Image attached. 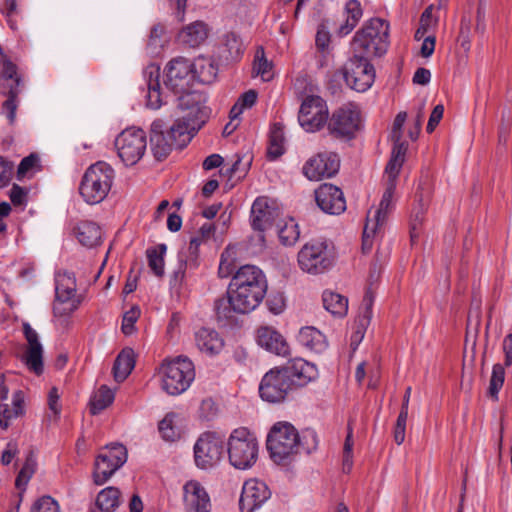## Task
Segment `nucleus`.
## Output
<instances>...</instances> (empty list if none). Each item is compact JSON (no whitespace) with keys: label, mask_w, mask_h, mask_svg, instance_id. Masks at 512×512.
I'll return each mask as SVG.
<instances>
[{"label":"nucleus","mask_w":512,"mask_h":512,"mask_svg":"<svg viewBox=\"0 0 512 512\" xmlns=\"http://www.w3.org/2000/svg\"><path fill=\"white\" fill-rule=\"evenodd\" d=\"M267 449L275 463H282L299 453V434L288 422H278L267 437Z\"/></svg>","instance_id":"6"},{"label":"nucleus","mask_w":512,"mask_h":512,"mask_svg":"<svg viewBox=\"0 0 512 512\" xmlns=\"http://www.w3.org/2000/svg\"><path fill=\"white\" fill-rule=\"evenodd\" d=\"M114 400V392L106 385H102L90 400V412L93 415L99 414L107 408Z\"/></svg>","instance_id":"40"},{"label":"nucleus","mask_w":512,"mask_h":512,"mask_svg":"<svg viewBox=\"0 0 512 512\" xmlns=\"http://www.w3.org/2000/svg\"><path fill=\"white\" fill-rule=\"evenodd\" d=\"M234 293L228 288L227 296L219 298L215 301V312L219 319H229L233 313L246 314L249 313L247 309H238L234 301Z\"/></svg>","instance_id":"37"},{"label":"nucleus","mask_w":512,"mask_h":512,"mask_svg":"<svg viewBox=\"0 0 512 512\" xmlns=\"http://www.w3.org/2000/svg\"><path fill=\"white\" fill-rule=\"evenodd\" d=\"M178 128L173 124L169 129H165L163 120L156 119L151 124L150 129V146L154 157L157 160L165 159L173 148L182 149L186 145H182L178 136Z\"/></svg>","instance_id":"14"},{"label":"nucleus","mask_w":512,"mask_h":512,"mask_svg":"<svg viewBox=\"0 0 512 512\" xmlns=\"http://www.w3.org/2000/svg\"><path fill=\"white\" fill-rule=\"evenodd\" d=\"M206 24L201 21L193 22L183 28L178 34L180 43L189 47H197L207 38Z\"/></svg>","instance_id":"32"},{"label":"nucleus","mask_w":512,"mask_h":512,"mask_svg":"<svg viewBox=\"0 0 512 512\" xmlns=\"http://www.w3.org/2000/svg\"><path fill=\"white\" fill-rule=\"evenodd\" d=\"M298 121L307 132L321 129L328 121V108L320 96H307L300 107Z\"/></svg>","instance_id":"18"},{"label":"nucleus","mask_w":512,"mask_h":512,"mask_svg":"<svg viewBox=\"0 0 512 512\" xmlns=\"http://www.w3.org/2000/svg\"><path fill=\"white\" fill-rule=\"evenodd\" d=\"M76 278L74 273L59 271L55 276V301L53 312L55 316H67L78 309L81 296L77 295Z\"/></svg>","instance_id":"9"},{"label":"nucleus","mask_w":512,"mask_h":512,"mask_svg":"<svg viewBox=\"0 0 512 512\" xmlns=\"http://www.w3.org/2000/svg\"><path fill=\"white\" fill-rule=\"evenodd\" d=\"M266 305L270 312H272L275 315L280 314L285 307V300L282 294H271L269 295Z\"/></svg>","instance_id":"59"},{"label":"nucleus","mask_w":512,"mask_h":512,"mask_svg":"<svg viewBox=\"0 0 512 512\" xmlns=\"http://www.w3.org/2000/svg\"><path fill=\"white\" fill-rule=\"evenodd\" d=\"M178 108L182 115L174 124L178 128L181 144L187 145L206 123L209 109L203 103L202 95L194 91L178 97Z\"/></svg>","instance_id":"2"},{"label":"nucleus","mask_w":512,"mask_h":512,"mask_svg":"<svg viewBox=\"0 0 512 512\" xmlns=\"http://www.w3.org/2000/svg\"><path fill=\"white\" fill-rule=\"evenodd\" d=\"M225 47L228 52L226 60L229 61H235L239 59L244 50L242 41L235 33H228L225 36Z\"/></svg>","instance_id":"47"},{"label":"nucleus","mask_w":512,"mask_h":512,"mask_svg":"<svg viewBox=\"0 0 512 512\" xmlns=\"http://www.w3.org/2000/svg\"><path fill=\"white\" fill-rule=\"evenodd\" d=\"M135 366L134 351L131 348L123 349L117 356L113 365V374L117 382L124 381Z\"/></svg>","instance_id":"33"},{"label":"nucleus","mask_w":512,"mask_h":512,"mask_svg":"<svg viewBox=\"0 0 512 512\" xmlns=\"http://www.w3.org/2000/svg\"><path fill=\"white\" fill-rule=\"evenodd\" d=\"M165 86L174 94L192 93L191 88L196 80L193 63L182 56L171 59L165 67Z\"/></svg>","instance_id":"11"},{"label":"nucleus","mask_w":512,"mask_h":512,"mask_svg":"<svg viewBox=\"0 0 512 512\" xmlns=\"http://www.w3.org/2000/svg\"><path fill=\"white\" fill-rule=\"evenodd\" d=\"M165 43L166 39L164 26L160 24L154 25L150 31V35L147 42L148 53L152 56L160 54Z\"/></svg>","instance_id":"44"},{"label":"nucleus","mask_w":512,"mask_h":512,"mask_svg":"<svg viewBox=\"0 0 512 512\" xmlns=\"http://www.w3.org/2000/svg\"><path fill=\"white\" fill-rule=\"evenodd\" d=\"M407 113L399 112L393 122V127L391 131V139L392 141H398L402 139V128L406 121Z\"/></svg>","instance_id":"62"},{"label":"nucleus","mask_w":512,"mask_h":512,"mask_svg":"<svg viewBox=\"0 0 512 512\" xmlns=\"http://www.w3.org/2000/svg\"><path fill=\"white\" fill-rule=\"evenodd\" d=\"M345 16L346 19L343 24H341L338 28L339 36L348 35L358 24L360 18L362 17V9L359 1L357 0H349L345 6Z\"/></svg>","instance_id":"34"},{"label":"nucleus","mask_w":512,"mask_h":512,"mask_svg":"<svg viewBox=\"0 0 512 512\" xmlns=\"http://www.w3.org/2000/svg\"><path fill=\"white\" fill-rule=\"evenodd\" d=\"M233 252L227 247L221 254L218 275L220 278H227L232 275L235 265L232 257Z\"/></svg>","instance_id":"51"},{"label":"nucleus","mask_w":512,"mask_h":512,"mask_svg":"<svg viewBox=\"0 0 512 512\" xmlns=\"http://www.w3.org/2000/svg\"><path fill=\"white\" fill-rule=\"evenodd\" d=\"M254 70L256 71V73L258 75L261 76V78L264 81H269L272 78V76H273L272 65L263 56L258 59L257 63H255Z\"/></svg>","instance_id":"60"},{"label":"nucleus","mask_w":512,"mask_h":512,"mask_svg":"<svg viewBox=\"0 0 512 512\" xmlns=\"http://www.w3.org/2000/svg\"><path fill=\"white\" fill-rule=\"evenodd\" d=\"M139 316L140 310L137 306L132 307L129 311L124 313L121 327L124 334L130 335L134 331V324Z\"/></svg>","instance_id":"55"},{"label":"nucleus","mask_w":512,"mask_h":512,"mask_svg":"<svg viewBox=\"0 0 512 512\" xmlns=\"http://www.w3.org/2000/svg\"><path fill=\"white\" fill-rule=\"evenodd\" d=\"M408 415H404V413H399L395 428H394V440L400 445L405 440V430H406V422Z\"/></svg>","instance_id":"61"},{"label":"nucleus","mask_w":512,"mask_h":512,"mask_svg":"<svg viewBox=\"0 0 512 512\" xmlns=\"http://www.w3.org/2000/svg\"><path fill=\"white\" fill-rule=\"evenodd\" d=\"M329 43H330V33L327 30V28L323 24H321V25H319L317 33H316V39H315L316 47L320 51H325L328 48Z\"/></svg>","instance_id":"63"},{"label":"nucleus","mask_w":512,"mask_h":512,"mask_svg":"<svg viewBox=\"0 0 512 512\" xmlns=\"http://www.w3.org/2000/svg\"><path fill=\"white\" fill-rule=\"evenodd\" d=\"M279 212L270 207L266 198H257L251 207V225L254 230L265 231L276 224Z\"/></svg>","instance_id":"24"},{"label":"nucleus","mask_w":512,"mask_h":512,"mask_svg":"<svg viewBox=\"0 0 512 512\" xmlns=\"http://www.w3.org/2000/svg\"><path fill=\"white\" fill-rule=\"evenodd\" d=\"M23 361L26 366L35 374L40 375L43 372V347L28 346V349L23 356Z\"/></svg>","instance_id":"42"},{"label":"nucleus","mask_w":512,"mask_h":512,"mask_svg":"<svg viewBox=\"0 0 512 512\" xmlns=\"http://www.w3.org/2000/svg\"><path fill=\"white\" fill-rule=\"evenodd\" d=\"M359 128L360 113L352 104L334 111L328 121L329 133L336 138L352 139Z\"/></svg>","instance_id":"17"},{"label":"nucleus","mask_w":512,"mask_h":512,"mask_svg":"<svg viewBox=\"0 0 512 512\" xmlns=\"http://www.w3.org/2000/svg\"><path fill=\"white\" fill-rule=\"evenodd\" d=\"M271 496L268 486L257 479L247 480L239 500L241 512H254L259 509Z\"/></svg>","instance_id":"20"},{"label":"nucleus","mask_w":512,"mask_h":512,"mask_svg":"<svg viewBox=\"0 0 512 512\" xmlns=\"http://www.w3.org/2000/svg\"><path fill=\"white\" fill-rule=\"evenodd\" d=\"M471 18L463 16L460 24V32L458 36V42L465 52H468L471 48Z\"/></svg>","instance_id":"53"},{"label":"nucleus","mask_w":512,"mask_h":512,"mask_svg":"<svg viewBox=\"0 0 512 512\" xmlns=\"http://www.w3.org/2000/svg\"><path fill=\"white\" fill-rule=\"evenodd\" d=\"M504 379H505L504 367L499 363L495 364L492 369V375H491L489 390H488L489 395L492 398H494V399L498 398V393L503 386Z\"/></svg>","instance_id":"48"},{"label":"nucleus","mask_w":512,"mask_h":512,"mask_svg":"<svg viewBox=\"0 0 512 512\" xmlns=\"http://www.w3.org/2000/svg\"><path fill=\"white\" fill-rule=\"evenodd\" d=\"M127 461V450L120 443H112L101 450L94 463L93 478L102 485Z\"/></svg>","instance_id":"12"},{"label":"nucleus","mask_w":512,"mask_h":512,"mask_svg":"<svg viewBox=\"0 0 512 512\" xmlns=\"http://www.w3.org/2000/svg\"><path fill=\"white\" fill-rule=\"evenodd\" d=\"M75 235L78 241L88 248L98 245L102 239L101 228L92 221H81L75 228Z\"/></svg>","instance_id":"30"},{"label":"nucleus","mask_w":512,"mask_h":512,"mask_svg":"<svg viewBox=\"0 0 512 512\" xmlns=\"http://www.w3.org/2000/svg\"><path fill=\"white\" fill-rule=\"evenodd\" d=\"M36 460L32 452L26 458L25 464L21 468L17 479L16 486L20 488L21 484H26L35 472Z\"/></svg>","instance_id":"52"},{"label":"nucleus","mask_w":512,"mask_h":512,"mask_svg":"<svg viewBox=\"0 0 512 512\" xmlns=\"http://www.w3.org/2000/svg\"><path fill=\"white\" fill-rule=\"evenodd\" d=\"M291 383L281 367L271 369L260 382V397L269 403H280L286 399L290 392L294 391Z\"/></svg>","instance_id":"16"},{"label":"nucleus","mask_w":512,"mask_h":512,"mask_svg":"<svg viewBox=\"0 0 512 512\" xmlns=\"http://www.w3.org/2000/svg\"><path fill=\"white\" fill-rule=\"evenodd\" d=\"M277 226L279 228V239L283 245L292 246L297 242L300 236V231L297 223L293 219L285 222L283 226L277 223Z\"/></svg>","instance_id":"45"},{"label":"nucleus","mask_w":512,"mask_h":512,"mask_svg":"<svg viewBox=\"0 0 512 512\" xmlns=\"http://www.w3.org/2000/svg\"><path fill=\"white\" fill-rule=\"evenodd\" d=\"M114 179V170L106 162L99 161L85 172L79 191L84 201L90 205L102 202L108 195Z\"/></svg>","instance_id":"3"},{"label":"nucleus","mask_w":512,"mask_h":512,"mask_svg":"<svg viewBox=\"0 0 512 512\" xmlns=\"http://www.w3.org/2000/svg\"><path fill=\"white\" fill-rule=\"evenodd\" d=\"M396 180L388 178L387 186L383 193L382 199L379 204V208L375 211L372 219L371 232L376 233L377 229L384 224L388 213L393 207V195L396 189Z\"/></svg>","instance_id":"27"},{"label":"nucleus","mask_w":512,"mask_h":512,"mask_svg":"<svg viewBox=\"0 0 512 512\" xmlns=\"http://www.w3.org/2000/svg\"><path fill=\"white\" fill-rule=\"evenodd\" d=\"M433 6H428L424 12L422 13L420 17L419 27L415 32V39L421 40L424 38L425 34L427 33L428 29L430 28L432 21H433Z\"/></svg>","instance_id":"54"},{"label":"nucleus","mask_w":512,"mask_h":512,"mask_svg":"<svg viewBox=\"0 0 512 512\" xmlns=\"http://www.w3.org/2000/svg\"><path fill=\"white\" fill-rule=\"evenodd\" d=\"M324 308L335 316H344L348 310V300L344 296L331 291L323 293Z\"/></svg>","instance_id":"38"},{"label":"nucleus","mask_w":512,"mask_h":512,"mask_svg":"<svg viewBox=\"0 0 512 512\" xmlns=\"http://www.w3.org/2000/svg\"><path fill=\"white\" fill-rule=\"evenodd\" d=\"M14 165L0 156V188L7 186L12 178Z\"/></svg>","instance_id":"58"},{"label":"nucleus","mask_w":512,"mask_h":512,"mask_svg":"<svg viewBox=\"0 0 512 512\" xmlns=\"http://www.w3.org/2000/svg\"><path fill=\"white\" fill-rule=\"evenodd\" d=\"M199 266V247L196 240H190L189 245L179 253V267L173 273L175 282L181 281L186 269L194 270Z\"/></svg>","instance_id":"28"},{"label":"nucleus","mask_w":512,"mask_h":512,"mask_svg":"<svg viewBox=\"0 0 512 512\" xmlns=\"http://www.w3.org/2000/svg\"><path fill=\"white\" fill-rule=\"evenodd\" d=\"M512 126V115L510 111L504 110L501 115V122L498 128V138L500 143L507 141L510 128Z\"/></svg>","instance_id":"57"},{"label":"nucleus","mask_w":512,"mask_h":512,"mask_svg":"<svg viewBox=\"0 0 512 512\" xmlns=\"http://www.w3.org/2000/svg\"><path fill=\"white\" fill-rule=\"evenodd\" d=\"M196 79L203 83H209L216 78L218 68L211 59L199 58L193 63Z\"/></svg>","instance_id":"41"},{"label":"nucleus","mask_w":512,"mask_h":512,"mask_svg":"<svg viewBox=\"0 0 512 512\" xmlns=\"http://www.w3.org/2000/svg\"><path fill=\"white\" fill-rule=\"evenodd\" d=\"M183 494L186 512H210L209 495L198 481H188L183 487Z\"/></svg>","instance_id":"23"},{"label":"nucleus","mask_w":512,"mask_h":512,"mask_svg":"<svg viewBox=\"0 0 512 512\" xmlns=\"http://www.w3.org/2000/svg\"><path fill=\"white\" fill-rule=\"evenodd\" d=\"M340 168L339 156L334 152H321L309 158L302 168L306 178L319 181L333 177Z\"/></svg>","instance_id":"19"},{"label":"nucleus","mask_w":512,"mask_h":512,"mask_svg":"<svg viewBox=\"0 0 512 512\" xmlns=\"http://www.w3.org/2000/svg\"><path fill=\"white\" fill-rule=\"evenodd\" d=\"M165 252V244H160L156 248H151L147 250L148 265L157 277H162L164 275Z\"/></svg>","instance_id":"43"},{"label":"nucleus","mask_w":512,"mask_h":512,"mask_svg":"<svg viewBox=\"0 0 512 512\" xmlns=\"http://www.w3.org/2000/svg\"><path fill=\"white\" fill-rule=\"evenodd\" d=\"M417 197H418V204L413 209V213H412V217H413V220L411 223V239L412 240H414V238L417 236L416 230H417L418 226L421 225V223L424 219V214H425V211H426V208L428 205L427 200L424 199V195L422 193H420V194L417 193Z\"/></svg>","instance_id":"49"},{"label":"nucleus","mask_w":512,"mask_h":512,"mask_svg":"<svg viewBox=\"0 0 512 512\" xmlns=\"http://www.w3.org/2000/svg\"><path fill=\"white\" fill-rule=\"evenodd\" d=\"M32 512H60V509L52 497L43 496L34 504Z\"/></svg>","instance_id":"56"},{"label":"nucleus","mask_w":512,"mask_h":512,"mask_svg":"<svg viewBox=\"0 0 512 512\" xmlns=\"http://www.w3.org/2000/svg\"><path fill=\"white\" fill-rule=\"evenodd\" d=\"M318 207L327 214L338 215L345 211L346 201L343 192L332 184H322L315 190Z\"/></svg>","instance_id":"21"},{"label":"nucleus","mask_w":512,"mask_h":512,"mask_svg":"<svg viewBox=\"0 0 512 512\" xmlns=\"http://www.w3.org/2000/svg\"><path fill=\"white\" fill-rule=\"evenodd\" d=\"M196 345L201 352L209 355L218 354L222 347L223 341L215 330L201 328L196 333Z\"/></svg>","instance_id":"31"},{"label":"nucleus","mask_w":512,"mask_h":512,"mask_svg":"<svg viewBox=\"0 0 512 512\" xmlns=\"http://www.w3.org/2000/svg\"><path fill=\"white\" fill-rule=\"evenodd\" d=\"M224 453V439L214 432L203 433L194 445L196 466L209 469L219 463Z\"/></svg>","instance_id":"15"},{"label":"nucleus","mask_w":512,"mask_h":512,"mask_svg":"<svg viewBox=\"0 0 512 512\" xmlns=\"http://www.w3.org/2000/svg\"><path fill=\"white\" fill-rule=\"evenodd\" d=\"M393 142L394 145L391 152V158L386 166L385 172L388 178L397 179L405 160L407 145L401 139Z\"/></svg>","instance_id":"35"},{"label":"nucleus","mask_w":512,"mask_h":512,"mask_svg":"<svg viewBox=\"0 0 512 512\" xmlns=\"http://www.w3.org/2000/svg\"><path fill=\"white\" fill-rule=\"evenodd\" d=\"M258 448L256 437L247 428L235 429L227 443L230 464L241 470L251 468L256 463Z\"/></svg>","instance_id":"5"},{"label":"nucleus","mask_w":512,"mask_h":512,"mask_svg":"<svg viewBox=\"0 0 512 512\" xmlns=\"http://www.w3.org/2000/svg\"><path fill=\"white\" fill-rule=\"evenodd\" d=\"M318 446V437L314 430L307 429L299 436V452L302 450L307 454L315 451Z\"/></svg>","instance_id":"50"},{"label":"nucleus","mask_w":512,"mask_h":512,"mask_svg":"<svg viewBox=\"0 0 512 512\" xmlns=\"http://www.w3.org/2000/svg\"><path fill=\"white\" fill-rule=\"evenodd\" d=\"M146 146V134L139 128H127L115 139L118 156L126 166L135 165L143 157Z\"/></svg>","instance_id":"13"},{"label":"nucleus","mask_w":512,"mask_h":512,"mask_svg":"<svg viewBox=\"0 0 512 512\" xmlns=\"http://www.w3.org/2000/svg\"><path fill=\"white\" fill-rule=\"evenodd\" d=\"M121 493L118 488L109 486L102 489L95 500L91 512H115L121 503Z\"/></svg>","instance_id":"29"},{"label":"nucleus","mask_w":512,"mask_h":512,"mask_svg":"<svg viewBox=\"0 0 512 512\" xmlns=\"http://www.w3.org/2000/svg\"><path fill=\"white\" fill-rule=\"evenodd\" d=\"M284 131L280 123H275L270 131L269 146L267 155L270 159L274 160L284 153Z\"/></svg>","instance_id":"39"},{"label":"nucleus","mask_w":512,"mask_h":512,"mask_svg":"<svg viewBox=\"0 0 512 512\" xmlns=\"http://www.w3.org/2000/svg\"><path fill=\"white\" fill-rule=\"evenodd\" d=\"M176 418L177 415L171 412L159 422V432L166 441H175L179 437V431L175 426Z\"/></svg>","instance_id":"46"},{"label":"nucleus","mask_w":512,"mask_h":512,"mask_svg":"<svg viewBox=\"0 0 512 512\" xmlns=\"http://www.w3.org/2000/svg\"><path fill=\"white\" fill-rule=\"evenodd\" d=\"M228 288L234 293L237 308L251 312L263 301L268 285L261 269L254 265H244L233 274Z\"/></svg>","instance_id":"1"},{"label":"nucleus","mask_w":512,"mask_h":512,"mask_svg":"<svg viewBox=\"0 0 512 512\" xmlns=\"http://www.w3.org/2000/svg\"><path fill=\"white\" fill-rule=\"evenodd\" d=\"M38 161V157L34 154H30L29 156L23 158L17 169V178L22 179L26 173L32 169Z\"/></svg>","instance_id":"64"},{"label":"nucleus","mask_w":512,"mask_h":512,"mask_svg":"<svg viewBox=\"0 0 512 512\" xmlns=\"http://www.w3.org/2000/svg\"><path fill=\"white\" fill-rule=\"evenodd\" d=\"M368 57L354 52V55L345 62L341 69L347 85L358 92L367 91L375 80V69Z\"/></svg>","instance_id":"10"},{"label":"nucleus","mask_w":512,"mask_h":512,"mask_svg":"<svg viewBox=\"0 0 512 512\" xmlns=\"http://www.w3.org/2000/svg\"><path fill=\"white\" fill-rule=\"evenodd\" d=\"M162 388L169 395L185 392L195 378L193 363L187 357H178L161 368Z\"/></svg>","instance_id":"7"},{"label":"nucleus","mask_w":512,"mask_h":512,"mask_svg":"<svg viewBox=\"0 0 512 512\" xmlns=\"http://www.w3.org/2000/svg\"><path fill=\"white\" fill-rule=\"evenodd\" d=\"M299 341L306 347L316 352L326 349L327 342L324 334L314 327L301 328L299 332Z\"/></svg>","instance_id":"36"},{"label":"nucleus","mask_w":512,"mask_h":512,"mask_svg":"<svg viewBox=\"0 0 512 512\" xmlns=\"http://www.w3.org/2000/svg\"><path fill=\"white\" fill-rule=\"evenodd\" d=\"M257 343L262 348L277 355L285 356L289 351L283 336L271 327H261L258 329Z\"/></svg>","instance_id":"25"},{"label":"nucleus","mask_w":512,"mask_h":512,"mask_svg":"<svg viewBox=\"0 0 512 512\" xmlns=\"http://www.w3.org/2000/svg\"><path fill=\"white\" fill-rule=\"evenodd\" d=\"M389 24L380 19L369 20L356 32L352 41L353 52L366 56H382L388 48Z\"/></svg>","instance_id":"4"},{"label":"nucleus","mask_w":512,"mask_h":512,"mask_svg":"<svg viewBox=\"0 0 512 512\" xmlns=\"http://www.w3.org/2000/svg\"><path fill=\"white\" fill-rule=\"evenodd\" d=\"M281 368L292 382L291 386L294 390L307 385L318 375L316 366L302 358L293 359Z\"/></svg>","instance_id":"22"},{"label":"nucleus","mask_w":512,"mask_h":512,"mask_svg":"<svg viewBox=\"0 0 512 512\" xmlns=\"http://www.w3.org/2000/svg\"><path fill=\"white\" fill-rule=\"evenodd\" d=\"M300 268L310 274H321L332 267L334 252L325 240H312L306 243L298 253Z\"/></svg>","instance_id":"8"},{"label":"nucleus","mask_w":512,"mask_h":512,"mask_svg":"<svg viewBox=\"0 0 512 512\" xmlns=\"http://www.w3.org/2000/svg\"><path fill=\"white\" fill-rule=\"evenodd\" d=\"M143 74L148 89L147 106L151 109H159L163 104L160 92V68L156 65H149Z\"/></svg>","instance_id":"26"}]
</instances>
